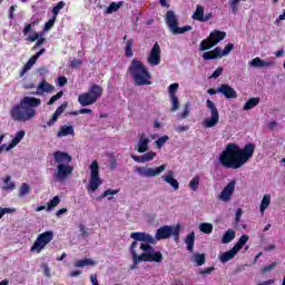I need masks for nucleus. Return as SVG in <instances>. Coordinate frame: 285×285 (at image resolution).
Here are the masks:
<instances>
[{
	"label": "nucleus",
	"mask_w": 285,
	"mask_h": 285,
	"mask_svg": "<svg viewBox=\"0 0 285 285\" xmlns=\"http://www.w3.org/2000/svg\"><path fill=\"white\" fill-rule=\"evenodd\" d=\"M130 238L135 239L130 245L134 262L131 271H135L137 264H141V262H156V264H160L164 261L161 252L155 250V247L150 245L155 244V237L153 235L146 232H134L130 234Z\"/></svg>",
	"instance_id": "obj_1"
},
{
	"label": "nucleus",
	"mask_w": 285,
	"mask_h": 285,
	"mask_svg": "<svg viewBox=\"0 0 285 285\" xmlns=\"http://www.w3.org/2000/svg\"><path fill=\"white\" fill-rule=\"evenodd\" d=\"M253 155H255V144H246L244 148L240 149L239 145L229 142L222 153L219 161L224 168L237 170L252 159Z\"/></svg>",
	"instance_id": "obj_2"
},
{
	"label": "nucleus",
	"mask_w": 285,
	"mask_h": 285,
	"mask_svg": "<svg viewBox=\"0 0 285 285\" xmlns=\"http://www.w3.org/2000/svg\"><path fill=\"white\" fill-rule=\"evenodd\" d=\"M41 106V99L35 97H23L20 102L11 107L9 115L13 121L26 124L37 117V109Z\"/></svg>",
	"instance_id": "obj_3"
},
{
	"label": "nucleus",
	"mask_w": 285,
	"mask_h": 285,
	"mask_svg": "<svg viewBox=\"0 0 285 285\" xmlns=\"http://www.w3.org/2000/svg\"><path fill=\"white\" fill-rule=\"evenodd\" d=\"M128 72H130L136 86H150L153 83L150 72L140 60L134 59L128 67Z\"/></svg>",
	"instance_id": "obj_4"
},
{
	"label": "nucleus",
	"mask_w": 285,
	"mask_h": 285,
	"mask_svg": "<svg viewBox=\"0 0 285 285\" xmlns=\"http://www.w3.org/2000/svg\"><path fill=\"white\" fill-rule=\"evenodd\" d=\"M128 72H130L136 86H150L153 83L150 72L140 60L134 59L128 67Z\"/></svg>",
	"instance_id": "obj_5"
},
{
	"label": "nucleus",
	"mask_w": 285,
	"mask_h": 285,
	"mask_svg": "<svg viewBox=\"0 0 285 285\" xmlns=\"http://www.w3.org/2000/svg\"><path fill=\"white\" fill-rule=\"evenodd\" d=\"M101 95H104V88L99 85H91L87 92L78 96V102L82 107L92 106V104H97Z\"/></svg>",
	"instance_id": "obj_6"
},
{
	"label": "nucleus",
	"mask_w": 285,
	"mask_h": 285,
	"mask_svg": "<svg viewBox=\"0 0 285 285\" xmlns=\"http://www.w3.org/2000/svg\"><path fill=\"white\" fill-rule=\"evenodd\" d=\"M180 230H181L180 225H176L175 227L164 225V226L159 227L156 230V235L154 238L155 244H157V242H161V239H170V237H174V242H179V232Z\"/></svg>",
	"instance_id": "obj_7"
},
{
	"label": "nucleus",
	"mask_w": 285,
	"mask_h": 285,
	"mask_svg": "<svg viewBox=\"0 0 285 285\" xmlns=\"http://www.w3.org/2000/svg\"><path fill=\"white\" fill-rule=\"evenodd\" d=\"M225 37H226V31H219L215 29L209 33V36L206 39L202 40L199 45V51L206 52V50H210L215 48L217 43H219L220 41H224Z\"/></svg>",
	"instance_id": "obj_8"
},
{
	"label": "nucleus",
	"mask_w": 285,
	"mask_h": 285,
	"mask_svg": "<svg viewBox=\"0 0 285 285\" xmlns=\"http://www.w3.org/2000/svg\"><path fill=\"white\" fill-rule=\"evenodd\" d=\"M165 19L173 35H184V32H189V30H193V27L188 24L185 27H179V21L177 20V16L173 10L167 11Z\"/></svg>",
	"instance_id": "obj_9"
},
{
	"label": "nucleus",
	"mask_w": 285,
	"mask_h": 285,
	"mask_svg": "<svg viewBox=\"0 0 285 285\" xmlns=\"http://www.w3.org/2000/svg\"><path fill=\"white\" fill-rule=\"evenodd\" d=\"M55 239V233L52 230H47L42 234H39L33 245L30 248V253H41L50 242Z\"/></svg>",
	"instance_id": "obj_10"
},
{
	"label": "nucleus",
	"mask_w": 285,
	"mask_h": 285,
	"mask_svg": "<svg viewBox=\"0 0 285 285\" xmlns=\"http://www.w3.org/2000/svg\"><path fill=\"white\" fill-rule=\"evenodd\" d=\"M232 50H235V45L229 42L225 46L224 50H222V48L219 47H216L210 51L204 52L203 59L204 61H210L213 59H222V57H226L230 55Z\"/></svg>",
	"instance_id": "obj_11"
},
{
	"label": "nucleus",
	"mask_w": 285,
	"mask_h": 285,
	"mask_svg": "<svg viewBox=\"0 0 285 285\" xmlns=\"http://www.w3.org/2000/svg\"><path fill=\"white\" fill-rule=\"evenodd\" d=\"M206 106L210 110L212 116L210 118H206L203 124L205 128H215V125L219 124V110H217V106L210 99H207Z\"/></svg>",
	"instance_id": "obj_12"
},
{
	"label": "nucleus",
	"mask_w": 285,
	"mask_h": 285,
	"mask_svg": "<svg viewBox=\"0 0 285 285\" xmlns=\"http://www.w3.org/2000/svg\"><path fill=\"white\" fill-rule=\"evenodd\" d=\"M164 170H166V165H160L159 167L156 168L139 167L137 169V173L140 174L141 177H157L161 175Z\"/></svg>",
	"instance_id": "obj_13"
},
{
	"label": "nucleus",
	"mask_w": 285,
	"mask_h": 285,
	"mask_svg": "<svg viewBox=\"0 0 285 285\" xmlns=\"http://www.w3.org/2000/svg\"><path fill=\"white\" fill-rule=\"evenodd\" d=\"M147 61L150 66H159L161 63V47L159 42H156L151 48Z\"/></svg>",
	"instance_id": "obj_14"
},
{
	"label": "nucleus",
	"mask_w": 285,
	"mask_h": 285,
	"mask_svg": "<svg viewBox=\"0 0 285 285\" xmlns=\"http://www.w3.org/2000/svg\"><path fill=\"white\" fill-rule=\"evenodd\" d=\"M149 146H150V137H148L146 132L139 134L138 142L135 147V150H137V153H140V154L148 153Z\"/></svg>",
	"instance_id": "obj_15"
},
{
	"label": "nucleus",
	"mask_w": 285,
	"mask_h": 285,
	"mask_svg": "<svg viewBox=\"0 0 285 285\" xmlns=\"http://www.w3.org/2000/svg\"><path fill=\"white\" fill-rule=\"evenodd\" d=\"M217 92L223 95L226 99H237V91L228 83H223L217 88Z\"/></svg>",
	"instance_id": "obj_16"
},
{
	"label": "nucleus",
	"mask_w": 285,
	"mask_h": 285,
	"mask_svg": "<svg viewBox=\"0 0 285 285\" xmlns=\"http://www.w3.org/2000/svg\"><path fill=\"white\" fill-rule=\"evenodd\" d=\"M68 108V101L62 102L53 112L51 119L47 122V125H43V128H48L50 126H55L57 124V120L63 112H66V109Z\"/></svg>",
	"instance_id": "obj_17"
},
{
	"label": "nucleus",
	"mask_w": 285,
	"mask_h": 285,
	"mask_svg": "<svg viewBox=\"0 0 285 285\" xmlns=\"http://www.w3.org/2000/svg\"><path fill=\"white\" fill-rule=\"evenodd\" d=\"M235 180H232L219 194L218 198L222 202H230V197H233V193H235Z\"/></svg>",
	"instance_id": "obj_18"
},
{
	"label": "nucleus",
	"mask_w": 285,
	"mask_h": 285,
	"mask_svg": "<svg viewBox=\"0 0 285 285\" xmlns=\"http://www.w3.org/2000/svg\"><path fill=\"white\" fill-rule=\"evenodd\" d=\"M57 170L58 179H66L67 177H70V175H72V170H75V167L68 164H60L58 165Z\"/></svg>",
	"instance_id": "obj_19"
},
{
	"label": "nucleus",
	"mask_w": 285,
	"mask_h": 285,
	"mask_svg": "<svg viewBox=\"0 0 285 285\" xmlns=\"http://www.w3.org/2000/svg\"><path fill=\"white\" fill-rule=\"evenodd\" d=\"M157 157V153L155 151H148L141 156L131 155V159L136 161L137 164H146L148 161H153Z\"/></svg>",
	"instance_id": "obj_20"
},
{
	"label": "nucleus",
	"mask_w": 285,
	"mask_h": 285,
	"mask_svg": "<svg viewBox=\"0 0 285 285\" xmlns=\"http://www.w3.org/2000/svg\"><path fill=\"white\" fill-rule=\"evenodd\" d=\"M53 158L57 164H70V161H72V157L69 156L68 153L63 151H56L53 154Z\"/></svg>",
	"instance_id": "obj_21"
},
{
	"label": "nucleus",
	"mask_w": 285,
	"mask_h": 285,
	"mask_svg": "<svg viewBox=\"0 0 285 285\" xmlns=\"http://www.w3.org/2000/svg\"><path fill=\"white\" fill-rule=\"evenodd\" d=\"M26 41H30V43H35V41H37L33 46V50H37V48H40V46L46 43V38H39V32L35 31L31 36L26 38Z\"/></svg>",
	"instance_id": "obj_22"
},
{
	"label": "nucleus",
	"mask_w": 285,
	"mask_h": 285,
	"mask_svg": "<svg viewBox=\"0 0 285 285\" xmlns=\"http://www.w3.org/2000/svg\"><path fill=\"white\" fill-rule=\"evenodd\" d=\"M249 66H253V68H271V66H275V62L265 61L262 60V58L256 57L249 62Z\"/></svg>",
	"instance_id": "obj_23"
},
{
	"label": "nucleus",
	"mask_w": 285,
	"mask_h": 285,
	"mask_svg": "<svg viewBox=\"0 0 285 285\" xmlns=\"http://www.w3.org/2000/svg\"><path fill=\"white\" fill-rule=\"evenodd\" d=\"M52 90H55V86L46 80H42L37 87V95H43V92H52Z\"/></svg>",
	"instance_id": "obj_24"
},
{
	"label": "nucleus",
	"mask_w": 285,
	"mask_h": 285,
	"mask_svg": "<svg viewBox=\"0 0 285 285\" xmlns=\"http://www.w3.org/2000/svg\"><path fill=\"white\" fill-rule=\"evenodd\" d=\"M193 19H195V21L206 22V21H208V19H210V16L204 17V7L198 4L196 7V11L193 14Z\"/></svg>",
	"instance_id": "obj_25"
},
{
	"label": "nucleus",
	"mask_w": 285,
	"mask_h": 285,
	"mask_svg": "<svg viewBox=\"0 0 285 285\" xmlns=\"http://www.w3.org/2000/svg\"><path fill=\"white\" fill-rule=\"evenodd\" d=\"M39 59L35 56L31 57V59H29L26 65L22 67V69L20 70L19 76L20 77H24L26 72H28V70H30L32 68V66H35V63H37Z\"/></svg>",
	"instance_id": "obj_26"
},
{
	"label": "nucleus",
	"mask_w": 285,
	"mask_h": 285,
	"mask_svg": "<svg viewBox=\"0 0 285 285\" xmlns=\"http://www.w3.org/2000/svg\"><path fill=\"white\" fill-rule=\"evenodd\" d=\"M68 135H75V128L72 126H61L57 132V137H68Z\"/></svg>",
	"instance_id": "obj_27"
},
{
	"label": "nucleus",
	"mask_w": 285,
	"mask_h": 285,
	"mask_svg": "<svg viewBox=\"0 0 285 285\" xmlns=\"http://www.w3.org/2000/svg\"><path fill=\"white\" fill-rule=\"evenodd\" d=\"M237 250L233 247L232 249L223 253L220 255V262L226 263V262H230V259H233L235 257V255H237Z\"/></svg>",
	"instance_id": "obj_28"
},
{
	"label": "nucleus",
	"mask_w": 285,
	"mask_h": 285,
	"mask_svg": "<svg viewBox=\"0 0 285 285\" xmlns=\"http://www.w3.org/2000/svg\"><path fill=\"white\" fill-rule=\"evenodd\" d=\"M119 189H106L100 196H98V202H101V199H106L108 197V200L111 202L114 199L112 195H118Z\"/></svg>",
	"instance_id": "obj_29"
},
{
	"label": "nucleus",
	"mask_w": 285,
	"mask_h": 285,
	"mask_svg": "<svg viewBox=\"0 0 285 285\" xmlns=\"http://www.w3.org/2000/svg\"><path fill=\"white\" fill-rule=\"evenodd\" d=\"M26 137V131L20 130L16 134L14 138L9 144V148H14L17 145L21 144V139Z\"/></svg>",
	"instance_id": "obj_30"
},
{
	"label": "nucleus",
	"mask_w": 285,
	"mask_h": 285,
	"mask_svg": "<svg viewBox=\"0 0 285 285\" xmlns=\"http://www.w3.org/2000/svg\"><path fill=\"white\" fill-rule=\"evenodd\" d=\"M75 268H83L86 266H95V261L90 258H83L73 263Z\"/></svg>",
	"instance_id": "obj_31"
},
{
	"label": "nucleus",
	"mask_w": 285,
	"mask_h": 285,
	"mask_svg": "<svg viewBox=\"0 0 285 285\" xmlns=\"http://www.w3.org/2000/svg\"><path fill=\"white\" fill-rule=\"evenodd\" d=\"M256 106H259V97L249 98L245 102L243 110H253Z\"/></svg>",
	"instance_id": "obj_32"
},
{
	"label": "nucleus",
	"mask_w": 285,
	"mask_h": 285,
	"mask_svg": "<svg viewBox=\"0 0 285 285\" xmlns=\"http://www.w3.org/2000/svg\"><path fill=\"white\" fill-rule=\"evenodd\" d=\"M101 184H104L101 179H90L87 185L88 193H95Z\"/></svg>",
	"instance_id": "obj_33"
},
{
	"label": "nucleus",
	"mask_w": 285,
	"mask_h": 285,
	"mask_svg": "<svg viewBox=\"0 0 285 285\" xmlns=\"http://www.w3.org/2000/svg\"><path fill=\"white\" fill-rule=\"evenodd\" d=\"M235 236H236L235 229H228L223 235L222 244H230V242H233V239H235Z\"/></svg>",
	"instance_id": "obj_34"
},
{
	"label": "nucleus",
	"mask_w": 285,
	"mask_h": 285,
	"mask_svg": "<svg viewBox=\"0 0 285 285\" xmlns=\"http://www.w3.org/2000/svg\"><path fill=\"white\" fill-rule=\"evenodd\" d=\"M185 243L187 244V250H189V253H193L195 248V232L186 236Z\"/></svg>",
	"instance_id": "obj_35"
},
{
	"label": "nucleus",
	"mask_w": 285,
	"mask_h": 285,
	"mask_svg": "<svg viewBox=\"0 0 285 285\" xmlns=\"http://www.w3.org/2000/svg\"><path fill=\"white\" fill-rule=\"evenodd\" d=\"M91 179H99V163L94 160L90 165Z\"/></svg>",
	"instance_id": "obj_36"
},
{
	"label": "nucleus",
	"mask_w": 285,
	"mask_h": 285,
	"mask_svg": "<svg viewBox=\"0 0 285 285\" xmlns=\"http://www.w3.org/2000/svg\"><path fill=\"white\" fill-rule=\"evenodd\" d=\"M121 6H124V1L111 2L106 9V14H112V12H117Z\"/></svg>",
	"instance_id": "obj_37"
},
{
	"label": "nucleus",
	"mask_w": 285,
	"mask_h": 285,
	"mask_svg": "<svg viewBox=\"0 0 285 285\" xmlns=\"http://www.w3.org/2000/svg\"><path fill=\"white\" fill-rule=\"evenodd\" d=\"M248 242V235H243L239 237L238 242L234 245V248L239 253L244 245Z\"/></svg>",
	"instance_id": "obj_38"
},
{
	"label": "nucleus",
	"mask_w": 285,
	"mask_h": 285,
	"mask_svg": "<svg viewBox=\"0 0 285 285\" xmlns=\"http://www.w3.org/2000/svg\"><path fill=\"white\" fill-rule=\"evenodd\" d=\"M271 206V195L266 194L263 196L262 203H261V213H264L266 208Z\"/></svg>",
	"instance_id": "obj_39"
},
{
	"label": "nucleus",
	"mask_w": 285,
	"mask_h": 285,
	"mask_svg": "<svg viewBox=\"0 0 285 285\" xmlns=\"http://www.w3.org/2000/svg\"><path fill=\"white\" fill-rule=\"evenodd\" d=\"M132 43H135V39H129L126 41L125 57H132Z\"/></svg>",
	"instance_id": "obj_40"
},
{
	"label": "nucleus",
	"mask_w": 285,
	"mask_h": 285,
	"mask_svg": "<svg viewBox=\"0 0 285 285\" xmlns=\"http://www.w3.org/2000/svg\"><path fill=\"white\" fill-rule=\"evenodd\" d=\"M200 233H204L205 235H210L213 233V224L210 223H203L199 225Z\"/></svg>",
	"instance_id": "obj_41"
},
{
	"label": "nucleus",
	"mask_w": 285,
	"mask_h": 285,
	"mask_svg": "<svg viewBox=\"0 0 285 285\" xmlns=\"http://www.w3.org/2000/svg\"><path fill=\"white\" fill-rule=\"evenodd\" d=\"M63 8H66V2H63V1L58 2L57 6L53 7L51 10L52 17H55V19H57V17L59 16V12H61V10H63Z\"/></svg>",
	"instance_id": "obj_42"
},
{
	"label": "nucleus",
	"mask_w": 285,
	"mask_h": 285,
	"mask_svg": "<svg viewBox=\"0 0 285 285\" xmlns=\"http://www.w3.org/2000/svg\"><path fill=\"white\" fill-rule=\"evenodd\" d=\"M61 204V198L59 196H55L48 204L47 210H52V208H57Z\"/></svg>",
	"instance_id": "obj_43"
},
{
	"label": "nucleus",
	"mask_w": 285,
	"mask_h": 285,
	"mask_svg": "<svg viewBox=\"0 0 285 285\" xmlns=\"http://www.w3.org/2000/svg\"><path fill=\"white\" fill-rule=\"evenodd\" d=\"M240 1H246V0H229V8L234 14H237V12H239Z\"/></svg>",
	"instance_id": "obj_44"
},
{
	"label": "nucleus",
	"mask_w": 285,
	"mask_h": 285,
	"mask_svg": "<svg viewBox=\"0 0 285 285\" xmlns=\"http://www.w3.org/2000/svg\"><path fill=\"white\" fill-rule=\"evenodd\" d=\"M170 99H171L170 112H177V110H179V98L177 96H170Z\"/></svg>",
	"instance_id": "obj_45"
},
{
	"label": "nucleus",
	"mask_w": 285,
	"mask_h": 285,
	"mask_svg": "<svg viewBox=\"0 0 285 285\" xmlns=\"http://www.w3.org/2000/svg\"><path fill=\"white\" fill-rule=\"evenodd\" d=\"M3 190H14L16 185L12 179H4L2 185Z\"/></svg>",
	"instance_id": "obj_46"
},
{
	"label": "nucleus",
	"mask_w": 285,
	"mask_h": 285,
	"mask_svg": "<svg viewBox=\"0 0 285 285\" xmlns=\"http://www.w3.org/2000/svg\"><path fill=\"white\" fill-rule=\"evenodd\" d=\"M168 139H170V137H168V136H163V137L158 138L155 141L156 148H158V149L164 148V145L166 144V141H168Z\"/></svg>",
	"instance_id": "obj_47"
},
{
	"label": "nucleus",
	"mask_w": 285,
	"mask_h": 285,
	"mask_svg": "<svg viewBox=\"0 0 285 285\" xmlns=\"http://www.w3.org/2000/svg\"><path fill=\"white\" fill-rule=\"evenodd\" d=\"M30 193V185L23 183L20 187L19 197H26Z\"/></svg>",
	"instance_id": "obj_48"
},
{
	"label": "nucleus",
	"mask_w": 285,
	"mask_h": 285,
	"mask_svg": "<svg viewBox=\"0 0 285 285\" xmlns=\"http://www.w3.org/2000/svg\"><path fill=\"white\" fill-rule=\"evenodd\" d=\"M195 262L197 266H204L206 264V255L205 254H196Z\"/></svg>",
	"instance_id": "obj_49"
},
{
	"label": "nucleus",
	"mask_w": 285,
	"mask_h": 285,
	"mask_svg": "<svg viewBox=\"0 0 285 285\" xmlns=\"http://www.w3.org/2000/svg\"><path fill=\"white\" fill-rule=\"evenodd\" d=\"M177 90H179V83L174 82L168 87V92H169V97H177V95H175V92H177Z\"/></svg>",
	"instance_id": "obj_50"
},
{
	"label": "nucleus",
	"mask_w": 285,
	"mask_h": 285,
	"mask_svg": "<svg viewBox=\"0 0 285 285\" xmlns=\"http://www.w3.org/2000/svg\"><path fill=\"white\" fill-rule=\"evenodd\" d=\"M57 21V18L51 17V19H49L43 27V31L48 32V30H50V28H52L55 26V22Z\"/></svg>",
	"instance_id": "obj_51"
},
{
	"label": "nucleus",
	"mask_w": 285,
	"mask_h": 285,
	"mask_svg": "<svg viewBox=\"0 0 285 285\" xmlns=\"http://www.w3.org/2000/svg\"><path fill=\"white\" fill-rule=\"evenodd\" d=\"M61 97H63V91H59L58 95L52 96L49 101L47 102L48 106H52V104H55V101H59V99H61Z\"/></svg>",
	"instance_id": "obj_52"
},
{
	"label": "nucleus",
	"mask_w": 285,
	"mask_h": 285,
	"mask_svg": "<svg viewBox=\"0 0 285 285\" xmlns=\"http://www.w3.org/2000/svg\"><path fill=\"white\" fill-rule=\"evenodd\" d=\"M118 164H117V158L115 156H110L108 168L109 170H116Z\"/></svg>",
	"instance_id": "obj_53"
},
{
	"label": "nucleus",
	"mask_w": 285,
	"mask_h": 285,
	"mask_svg": "<svg viewBox=\"0 0 285 285\" xmlns=\"http://www.w3.org/2000/svg\"><path fill=\"white\" fill-rule=\"evenodd\" d=\"M33 26H37V21H32L31 23H28L24 26L23 30H22V33L24 35V37L31 32L32 30V27Z\"/></svg>",
	"instance_id": "obj_54"
},
{
	"label": "nucleus",
	"mask_w": 285,
	"mask_h": 285,
	"mask_svg": "<svg viewBox=\"0 0 285 285\" xmlns=\"http://www.w3.org/2000/svg\"><path fill=\"white\" fill-rule=\"evenodd\" d=\"M277 268V263H272L271 265H266L262 268V273H268L271 271H275Z\"/></svg>",
	"instance_id": "obj_55"
},
{
	"label": "nucleus",
	"mask_w": 285,
	"mask_h": 285,
	"mask_svg": "<svg viewBox=\"0 0 285 285\" xmlns=\"http://www.w3.org/2000/svg\"><path fill=\"white\" fill-rule=\"evenodd\" d=\"M222 72H224V67H218L210 76V79H217L222 77Z\"/></svg>",
	"instance_id": "obj_56"
},
{
	"label": "nucleus",
	"mask_w": 285,
	"mask_h": 285,
	"mask_svg": "<svg viewBox=\"0 0 285 285\" xmlns=\"http://www.w3.org/2000/svg\"><path fill=\"white\" fill-rule=\"evenodd\" d=\"M189 108H190V104L187 102L185 105L184 111L180 115L181 119H187V117L190 115V109Z\"/></svg>",
	"instance_id": "obj_57"
},
{
	"label": "nucleus",
	"mask_w": 285,
	"mask_h": 285,
	"mask_svg": "<svg viewBox=\"0 0 285 285\" xmlns=\"http://www.w3.org/2000/svg\"><path fill=\"white\" fill-rule=\"evenodd\" d=\"M14 213V209L8 208V207H0V219L3 217V215L12 214Z\"/></svg>",
	"instance_id": "obj_58"
},
{
	"label": "nucleus",
	"mask_w": 285,
	"mask_h": 285,
	"mask_svg": "<svg viewBox=\"0 0 285 285\" xmlns=\"http://www.w3.org/2000/svg\"><path fill=\"white\" fill-rule=\"evenodd\" d=\"M165 181L171 185L174 190H179V181L177 179H165Z\"/></svg>",
	"instance_id": "obj_59"
},
{
	"label": "nucleus",
	"mask_w": 285,
	"mask_h": 285,
	"mask_svg": "<svg viewBox=\"0 0 285 285\" xmlns=\"http://www.w3.org/2000/svg\"><path fill=\"white\" fill-rule=\"evenodd\" d=\"M82 63L83 61H81V59L75 58L70 61V68H79Z\"/></svg>",
	"instance_id": "obj_60"
},
{
	"label": "nucleus",
	"mask_w": 285,
	"mask_h": 285,
	"mask_svg": "<svg viewBox=\"0 0 285 285\" xmlns=\"http://www.w3.org/2000/svg\"><path fill=\"white\" fill-rule=\"evenodd\" d=\"M72 115H92V109L82 108L79 111L72 112Z\"/></svg>",
	"instance_id": "obj_61"
},
{
	"label": "nucleus",
	"mask_w": 285,
	"mask_h": 285,
	"mask_svg": "<svg viewBox=\"0 0 285 285\" xmlns=\"http://www.w3.org/2000/svg\"><path fill=\"white\" fill-rule=\"evenodd\" d=\"M189 188L191 190H197V188H199V179H193L189 183Z\"/></svg>",
	"instance_id": "obj_62"
},
{
	"label": "nucleus",
	"mask_w": 285,
	"mask_h": 285,
	"mask_svg": "<svg viewBox=\"0 0 285 285\" xmlns=\"http://www.w3.org/2000/svg\"><path fill=\"white\" fill-rule=\"evenodd\" d=\"M242 215H244V210H242V208H237L235 216L236 224H239V222H242Z\"/></svg>",
	"instance_id": "obj_63"
},
{
	"label": "nucleus",
	"mask_w": 285,
	"mask_h": 285,
	"mask_svg": "<svg viewBox=\"0 0 285 285\" xmlns=\"http://www.w3.org/2000/svg\"><path fill=\"white\" fill-rule=\"evenodd\" d=\"M42 271H43V274L46 277H50V267L48 266L47 263H43L42 266H41Z\"/></svg>",
	"instance_id": "obj_64"
}]
</instances>
